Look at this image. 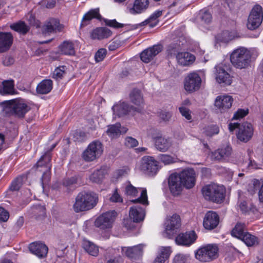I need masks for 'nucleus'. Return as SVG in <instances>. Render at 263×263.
I'll return each mask as SVG.
<instances>
[{
	"label": "nucleus",
	"mask_w": 263,
	"mask_h": 263,
	"mask_svg": "<svg viewBox=\"0 0 263 263\" xmlns=\"http://www.w3.org/2000/svg\"><path fill=\"white\" fill-rule=\"evenodd\" d=\"M98 202V196L93 192H81L76 198L73 205L74 211L79 213L89 210L94 208Z\"/></svg>",
	"instance_id": "obj_1"
},
{
	"label": "nucleus",
	"mask_w": 263,
	"mask_h": 263,
	"mask_svg": "<svg viewBox=\"0 0 263 263\" xmlns=\"http://www.w3.org/2000/svg\"><path fill=\"white\" fill-rule=\"evenodd\" d=\"M3 111L7 116H14L17 118H23L30 110V107L23 99H14L3 103Z\"/></svg>",
	"instance_id": "obj_2"
},
{
	"label": "nucleus",
	"mask_w": 263,
	"mask_h": 263,
	"mask_svg": "<svg viewBox=\"0 0 263 263\" xmlns=\"http://www.w3.org/2000/svg\"><path fill=\"white\" fill-rule=\"evenodd\" d=\"M250 52L244 47L234 50L230 55V61L236 68L243 69L247 68L251 62Z\"/></svg>",
	"instance_id": "obj_3"
},
{
	"label": "nucleus",
	"mask_w": 263,
	"mask_h": 263,
	"mask_svg": "<svg viewBox=\"0 0 263 263\" xmlns=\"http://www.w3.org/2000/svg\"><path fill=\"white\" fill-rule=\"evenodd\" d=\"M205 199L219 203L224 198L225 190L222 186L212 184L204 186L202 190Z\"/></svg>",
	"instance_id": "obj_4"
},
{
	"label": "nucleus",
	"mask_w": 263,
	"mask_h": 263,
	"mask_svg": "<svg viewBox=\"0 0 263 263\" xmlns=\"http://www.w3.org/2000/svg\"><path fill=\"white\" fill-rule=\"evenodd\" d=\"M236 128L238 129L237 137L240 141L247 142L251 139L253 135V128L251 124L244 122L242 124L230 123L229 124L230 132H233Z\"/></svg>",
	"instance_id": "obj_5"
},
{
	"label": "nucleus",
	"mask_w": 263,
	"mask_h": 263,
	"mask_svg": "<svg viewBox=\"0 0 263 263\" xmlns=\"http://www.w3.org/2000/svg\"><path fill=\"white\" fill-rule=\"evenodd\" d=\"M103 146L101 142L95 140L91 142L83 152L82 158L86 162L93 161L98 159L102 154Z\"/></svg>",
	"instance_id": "obj_6"
},
{
	"label": "nucleus",
	"mask_w": 263,
	"mask_h": 263,
	"mask_svg": "<svg viewBox=\"0 0 263 263\" xmlns=\"http://www.w3.org/2000/svg\"><path fill=\"white\" fill-rule=\"evenodd\" d=\"M218 248L216 245H208L197 250L195 257L200 261H210L218 256Z\"/></svg>",
	"instance_id": "obj_7"
},
{
	"label": "nucleus",
	"mask_w": 263,
	"mask_h": 263,
	"mask_svg": "<svg viewBox=\"0 0 263 263\" xmlns=\"http://www.w3.org/2000/svg\"><path fill=\"white\" fill-rule=\"evenodd\" d=\"M140 168L144 173L148 176L156 175L160 169L158 161L154 157L149 156L142 158Z\"/></svg>",
	"instance_id": "obj_8"
},
{
	"label": "nucleus",
	"mask_w": 263,
	"mask_h": 263,
	"mask_svg": "<svg viewBox=\"0 0 263 263\" xmlns=\"http://www.w3.org/2000/svg\"><path fill=\"white\" fill-rule=\"evenodd\" d=\"M144 210L139 206H134L130 208L129 212V220L124 222V226L127 229H132L135 227L134 223H139L142 221L145 217Z\"/></svg>",
	"instance_id": "obj_9"
},
{
	"label": "nucleus",
	"mask_w": 263,
	"mask_h": 263,
	"mask_svg": "<svg viewBox=\"0 0 263 263\" xmlns=\"http://www.w3.org/2000/svg\"><path fill=\"white\" fill-rule=\"evenodd\" d=\"M117 216V212L109 211L102 214L95 220V225L101 229H106L111 228L112 223Z\"/></svg>",
	"instance_id": "obj_10"
},
{
	"label": "nucleus",
	"mask_w": 263,
	"mask_h": 263,
	"mask_svg": "<svg viewBox=\"0 0 263 263\" xmlns=\"http://www.w3.org/2000/svg\"><path fill=\"white\" fill-rule=\"evenodd\" d=\"M165 228L163 233L164 237L171 238L176 232L181 225L180 216L177 214H173L165 222Z\"/></svg>",
	"instance_id": "obj_11"
},
{
	"label": "nucleus",
	"mask_w": 263,
	"mask_h": 263,
	"mask_svg": "<svg viewBox=\"0 0 263 263\" xmlns=\"http://www.w3.org/2000/svg\"><path fill=\"white\" fill-rule=\"evenodd\" d=\"M262 21V8L259 5H255L248 17L247 27L250 30L255 29L260 25Z\"/></svg>",
	"instance_id": "obj_12"
},
{
	"label": "nucleus",
	"mask_w": 263,
	"mask_h": 263,
	"mask_svg": "<svg viewBox=\"0 0 263 263\" xmlns=\"http://www.w3.org/2000/svg\"><path fill=\"white\" fill-rule=\"evenodd\" d=\"M201 79L196 73H190L184 80V86L186 91L193 92L198 90L201 86Z\"/></svg>",
	"instance_id": "obj_13"
},
{
	"label": "nucleus",
	"mask_w": 263,
	"mask_h": 263,
	"mask_svg": "<svg viewBox=\"0 0 263 263\" xmlns=\"http://www.w3.org/2000/svg\"><path fill=\"white\" fill-rule=\"evenodd\" d=\"M184 186L192 188L195 184V172L193 168H186L178 173Z\"/></svg>",
	"instance_id": "obj_14"
},
{
	"label": "nucleus",
	"mask_w": 263,
	"mask_h": 263,
	"mask_svg": "<svg viewBox=\"0 0 263 263\" xmlns=\"http://www.w3.org/2000/svg\"><path fill=\"white\" fill-rule=\"evenodd\" d=\"M168 186L171 192L174 195H178L182 190L184 185L178 173L171 174L168 178Z\"/></svg>",
	"instance_id": "obj_15"
},
{
	"label": "nucleus",
	"mask_w": 263,
	"mask_h": 263,
	"mask_svg": "<svg viewBox=\"0 0 263 263\" xmlns=\"http://www.w3.org/2000/svg\"><path fill=\"white\" fill-rule=\"evenodd\" d=\"M63 26L60 24L58 19L50 18L46 21L41 27V31L43 34H50L57 31H61Z\"/></svg>",
	"instance_id": "obj_16"
},
{
	"label": "nucleus",
	"mask_w": 263,
	"mask_h": 263,
	"mask_svg": "<svg viewBox=\"0 0 263 263\" xmlns=\"http://www.w3.org/2000/svg\"><path fill=\"white\" fill-rule=\"evenodd\" d=\"M232 149L230 145H225L212 152L211 157L213 160L224 161L232 155Z\"/></svg>",
	"instance_id": "obj_17"
},
{
	"label": "nucleus",
	"mask_w": 263,
	"mask_h": 263,
	"mask_svg": "<svg viewBox=\"0 0 263 263\" xmlns=\"http://www.w3.org/2000/svg\"><path fill=\"white\" fill-rule=\"evenodd\" d=\"M233 102V99L229 95L219 96L215 101V106L221 112H223L230 109Z\"/></svg>",
	"instance_id": "obj_18"
},
{
	"label": "nucleus",
	"mask_w": 263,
	"mask_h": 263,
	"mask_svg": "<svg viewBox=\"0 0 263 263\" xmlns=\"http://www.w3.org/2000/svg\"><path fill=\"white\" fill-rule=\"evenodd\" d=\"M216 80L222 86L230 85L232 82V77L220 66H216Z\"/></svg>",
	"instance_id": "obj_19"
},
{
	"label": "nucleus",
	"mask_w": 263,
	"mask_h": 263,
	"mask_svg": "<svg viewBox=\"0 0 263 263\" xmlns=\"http://www.w3.org/2000/svg\"><path fill=\"white\" fill-rule=\"evenodd\" d=\"M197 238V236L194 231H190L185 233L179 234L175 239V241L178 245L190 246L193 243Z\"/></svg>",
	"instance_id": "obj_20"
},
{
	"label": "nucleus",
	"mask_w": 263,
	"mask_h": 263,
	"mask_svg": "<svg viewBox=\"0 0 263 263\" xmlns=\"http://www.w3.org/2000/svg\"><path fill=\"white\" fill-rule=\"evenodd\" d=\"M162 50L161 45H156L143 51L140 54L141 60L144 63H148Z\"/></svg>",
	"instance_id": "obj_21"
},
{
	"label": "nucleus",
	"mask_w": 263,
	"mask_h": 263,
	"mask_svg": "<svg viewBox=\"0 0 263 263\" xmlns=\"http://www.w3.org/2000/svg\"><path fill=\"white\" fill-rule=\"evenodd\" d=\"M219 222L218 214L213 211H209L204 216L203 225L205 229L211 230L215 229Z\"/></svg>",
	"instance_id": "obj_22"
},
{
	"label": "nucleus",
	"mask_w": 263,
	"mask_h": 263,
	"mask_svg": "<svg viewBox=\"0 0 263 263\" xmlns=\"http://www.w3.org/2000/svg\"><path fill=\"white\" fill-rule=\"evenodd\" d=\"M29 251L39 258H44L46 256L48 248L44 244L40 242H34L29 246Z\"/></svg>",
	"instance_id": "obj_23"
},
{
	"label": "nucleus",
	"mask_w": 263,
	"mask_h": 263,
	"mask_svg": "<svg viewBox=\"0 0 263 263\" xmlns=\"http://www.w3.org/2000/svg\"><path fill=\"white\" fill-rule=\"evenodd\" d=\"M112 109L114 114L119 117L127 115L131 112H136L133 106H130L125 102H120L115 105Z\"/></svg>",
	"instance_id": "obj_24"
},
{
	"label": "nucleus",
	"mask_w": 263,
	"mask_h": 263,
	"mask_svg": "<svg viewBox=\"0 0 263 263\" xmlns=\"http://www.w3.org/2000/svg\"><path fill=\"white\" fill-rule=\"evenodd\" d=\"M13 41V37L10 32H0V53L8 50Z\"/></svg>",
	"instance_id": "obj_25"
},
{
	"label": "nucleus",
	"mask_w": 263,
	"mask_h": 263,
	"mask_svg": "<svg viewBox=\"0 0 263 263\" xmlns=\"http://www.w3.org/2000/svg\"><path fill=\"white\" fill-rule=\"evenodd\" d=\"M143 245L142 244L132 247H123L122 251L128 258L136 259L142 255Z\"/></svg>",
	"instance_id": "obj_26"
},
{
	"label": "nucleus",
	"mask_w": 263,
	"mask_h": 263,
	"mask_svg": "<svg viewBox=\"0 0 263 263\" xmlns=\"http://www.w3.org/2000/svg\"><path fill=\"white\" fill-rule=\"evenodd\" d=\"M129 98L131 102L137 107H134L135 111L140 112L143 110V98L141 91L137 89H133L130 93Z\"/></svg>",
	"instance_id": "obj_27"
},
{
	"label": "nucleus",
	"mask_w": 263,
	"mask_h": 263,
	"mask_svg": "<svg viewBox=\"0 0 263 263\" xmlns=\"http://www.w3.org/2000/svg\"><path fill=\"white\" fill-rule=\"evenodd\" d=\"M176 59L179 65L186 66L192 64L195 60V57L190 52H181L176 54Z\"/></svg>",
	"instance_id": "obj_28"
},
{
	"label": "nucleus",
	"mask_w": 263,
	"mask_h": 263,
	"mask_svg": "<svg viewBox=\"0 0 263 263\" xmlns=\"http://www.w3.org/2000/svg\"><path fill=\"white\" fill-rule=\"evenodd\" d=\"M127 130L128 129L126 127H121L120 123H117L108 126L106 134L111 139H114L118 137L122 134L126 133Z\"/></svg>",
	"instance_id": "obj_29"
},
{
	"label": "nucleus",
	"mask_w": 263,
	"mask_h": 263,
	"mask_svg": "<svg viewBox=\"0 0 263 263\" xmlns=\"http://www.w3.org/2000/svg\"><path fill=\"white\" fill-rule=\"evenodd\" d=\"M112 35L111 31L106 27H98L92 30L91 37L93 40H101L107 39Z\"/></svg>",
	"instance_id": "obj_30"
},
{
	"label": "nucleus",
	"mask_w": 263,
	"mask_h": 263,
	"mask_svg": "<svg viewBox=\"0 0 263 263\" xmlns=\"http://www.w3.org/2000/svg\"><path fill=\"white\" fill-rule=\"evenodd\" d=\"M155 147L160 152H166L172 145V142L169 139H166L161 136L154 138Z\"/></svg>",
	"instance_id": "obj_31"
},
{
	"label": "nucleus",
	"mask_w": 263,
	"mask_h": 263,
	"mask_svg": "<svg viewBox=\"0 0 263 263\" xmlns=\"http://www.w3.org/2000/svg\"><path fill=\"white\" fill-rule=\"evenodd\" d=\"M107 174V170L106 167L105 166H102L99 169L94 171V172L90 175L89 179L93 183L100 184L102 182Z\"/></svg>",
	"instance_id": "obj_32"
},
{
	"label": "nucleus",
	"mask_w": 263,
	"mask_h": 263,
	"mask_svg": "<svg viewBox=\"0 0 263 263\" xmlns=\"http://www.w3.org/2000/svg\"><path fill=\"white\" fill-rule=\"evenodd\" d=\"M148 0H135L133 7L129 10V12L133 14L141 13L148 8Z\"/></svg>",
	"instance_id": "obj_33"
},
{
	"label": "nucleus",
	"mask_w": 263,
	"mask_h": 263,
	"mask_svg": "<svg viewBox=\"0 0 263 263\" xmlns=\"http://www.w3.org/2000/svg\"><path fill=\"white\" fill-rule=\"evenodd\" d=\"M59 49L61 54L68 55H73L75 54V49L73 43L71 41H66L63 42L59 47Z\"/></svg>",
	"instance_id": "obj_34"
},
{
	"label": "nucleus",
	"mask_w": 263,
	"mask_h": 263,
	"mask_svg": "<svg viewBox=\"0 0 263 263\" xmlns=\"http://www.w3.org/2000/svg\"><path fill=\"white\" fill-rule=\"evenodd\" d=\"M14 83L13 80H5L0 84V93L2 95L14 94Z\"/></svg>",
	"instance_id": "obj_35"
},
{
	"label": "nucleus",
	"mask_w": 263,
	"mask_h": 263,
	"mask_svg": "<svg viewBox=\"0 0 263 263\" xmlns=\"http://www.w3.org/2000/svg\"><path fill=\"white\" fill-rule=\"evenodd\" d=\"M52 88V81L51 80L46 79L43 80L37 86L36 91L40 94H46L49 93Z\"/></svg>",
	"instance_id": "obj_36"
},
{
	"label": "nucleus",
	"mask_w": 263,
	"mask_h": 263,
	"mask_svg": "<svg viewBox=\"0 0 263 263\" xmlns=\"http://www.w3.org/2000/svg\"><path fill=\"white\" fill-rule=\"evenodd\" d=\"M170 247H161L156 258L154 260L153 263H164L168 258L171 254Z\"/></svg>",
	"instance_id": "obj_37"
},
{
	"label": "nucleus",
	"mask_w": 263,
	"mask_h": 263,
	"mask_svg": "<svg viewBox=\"0 0 263 263\" xmlns=\"http://www.w3.org/2000/svg\"><path fill=\"white\" fill-rule=\"evenodd\" d=\"M10 27L11 29L23 35L27 34L30 30L29 26L21 21L11 24Z\"/></svg>",
	"instance_id": "obj_38"
},
{
	"label": "nucleus",
	"mask_w": 263,
	"mask_h": 263,
	"mask_svg": "<svg viewBox=\"0 0 263 263\" xmlns=\"http://www.w3.org/2000/svg\"><path fill=\"white\" fill-rule=\"evenodd\" d=\"M101 17V15L99 13V9L98 8L91 9L83 16L81 27L86 25L87 24L85 23L86 21H90L93 18L100 20Z\"/></svg>",
	"instance_id": "obj_39"
},
{
	"label": "nucleus",
	"mask_w": 263,
	"mask_h": 263,
	"mask_svg": "<svg viewBox=\"0 0 263 263\" xmlns=\"http://www.w3.org/2000/svg\"><path fill=\"white\" fill-rule=\"evenodd\" d=\"M246 225L245 223L238 222L231 232L233 236L240 239L246 233Z\"/></svg>",
	"instance_id": "obj_40"
},
{
	"label": "nucleus",
	"mask_w": 263,
	"mask_h": 263,
	"mask_svg": "<svg viewBox=\"0 0 263 263\" xmlns=\"http://www.w3.org/2000/svg\"><path fill=\"white\" fill-rule=\"evenodd\" d=\"M51 159V155L50 152L46 153L43 155L40 160L36 163L37 167H43L45 166L46 170H50L51 165L50 164V162Z\"/></svg>",
	"instance_id": "obj_41"
},
{
	"label": "nucleus",
	"mask_w": 263,
	"mask_h": 263,
	"mask_svg": "<svg viewBox=\"0 0 263 263\" xmlns=\"http://www.w3.org/2000/svg\"><path fill=\"white\" fill-rule=\"evenodd\" d=\"M83 247L90 255L96 256L99 253L98 247L89 241H85L83 244Z\"/></svg>",
	"instance_id": "obj_42"
},
{
	"label": "nucleus",
	"mask_w": 263,
	"mask_h": 263,
	"mask_svg": "<svg viewBox=\"0 0 263 263\" xmlns=\"http://www.w3.org/2000/svg\"><path fill=\"white\" fill-rule=\"evenodd\" d=\"M162 11H157L152 14L150 17L144 21L142 23L139 24L140 26H144L149 24L151 27H155L158 23V20H157L159 17L161 16Z\"/></svg>",
	"instance_id": "obj_43"
},
{
	"label": "nucleus",
	"mask_w": 263,
	"mask_h": 263,
	"mask_svg": "<svg viewBox=\"0 0 263 263\" xmlns=\"http://www.w3.org/2000/svg\"><path fill=\"white\" fill-rule=\"evenodd\" d=\"M239 239L242 240L249 247L258 244V238L247 232Z\"/></svg>",
	"instance_id": "obj_44"
},
{
	"label": "nucleus",
	"mask_w": 263,
	"mask_h": 263,
	"mask_svg": "<svg viewBox=\"0 0 263 263\" xmlns=\"http://www.w3.org/2000/svg\"><path fill=\"white\" fill-rule=\"evenodd\" d=\"M29 213L36 218L44 217L45 215V209L43 206L40 205H33L30 210Z\"/></svg>",
	"instance_id": "obj_45"
},
{
	"label": "nucleus",
	"mask_w": 263,
	"mask_h": 263,
	"mask_svg": "<svg viewBox=\"0 0 263 263\" xmlns=\"http://www.w3.org/2000/svg\"><path fill=\"white\" fill-rule=\"evenodd\" d=\"M235 36V32L225 30L218 35L217 40L220 42L227 43L234 39Z\"/></svg>",
	"instance_id": "obj_46"
},
{
	"label": "nucleus",
	"mask_w": 263,
	"mask_h": 263,
	"mask_svg": "<svg viewBox=\"0 0 263 263\" xmlns=\"http://www.w3.org/2000/svg\"><path fill=\"white\" fill-rule=\"evenodd\" d=\"M23 181V178L22 176H19L14 179L11 182L9 190L12 191H17L21 188Z\"/></svg>",
	"instance_id": "obj_47"
},
{
	"label": "nucleus",
	"mask_w": 263,
	"mask_h": 263,
	"mask_svg": "<svg viewBox=\"0 0 263 263\" xmlns=\"http://www.w3.org/2000/svg\"><path fill=\"white\" fill-rule=\"evenodd\" d=\"M181 50L180 44L177 43H173L170 44L167 48V53L169 56L175 55L179 52V51Z\"/></svg>",
	"instance_id": "obj_48"
},
{
	"label": "nucleus",
	"mask_w": 263,
	"mask_h": 263,
	"mask_svg": "<svg viewBox=\"0 0 263 263\" xmlns=\"http://www.w3.org/2000/svg\"><path fill=\"white\" fill-rule=\"evenodd\" d=\"M159 159L165 165H169L176 162L175 158L166 154H160L159 156Z\"/></svg>",
	"instance_id": "obj_49"
},
{
	"label": "nucleus",
	"mask_w": 263,
	"mask_h": 263,
	"mask_svg": "<svg viewBox=\"0 0 263 263\" xmlns=\"http://www.w3.org/2000/svg\"><path fill=\"white\" fill-rule=\"evenodd\" d=\"M133 202H138L144 205H147L148 201L147 200V193L146 189H143L140 197L135 200H133Z\"/></svg>",
	"instance_id": "obj_50"
},
{
	"label": "nucleus",
	"mask_w": 263,
	"mask_h": 263,
	"mask_svg": "<svg viewBox=\"0 0 263 263\" xmlns=\"http://www.w3.org/2000/svg\"><path fill=\"white\" fill-rule=\"evenodd\" d=\"M219 128L216 125H212L208 126L205 130V134L207 136L212 137L214 135L218 134Z\"/></svg>",
	"instance_id": "obj_51"
},
{
	"label": "nucleus",
	"mask_w": 263,
	"mask_h": 263,
	"mask_svg": "<svg viewBox=\"0 0 263 263\" xmlns=\"http://www.w3.org/2000/svg\"><path fill=\"white\" fill-rule=\"evenodd\" d=\"M107 51L104 48L99 49L95 54V60L97 62L102 61L105 57Z\"/></svg>",
	"instance_id": "obj_52"
},
{
	"label": "nucleus",
	"mask_w": 263,
	"mask_h": 263,
	"mask_svg": "<svg viewBox=\"0 0 263 263\" xmlns=\"http://www.w3.org/2000/svg\"><path fill=\"white\" fill-rule=\"evenodd\" d=\"M160 119L164 122L168 121L172 117L171 112L165 110H161L158 112Z\"/></svg>",
	"instance_id": "obj_53"
},
{
	"label": "nucleus",
	"mask_w": 263,
	"mask_h": 263,
	"mask_svg": "<svg viewBox=\"0 0 263 263\" xmlns=\"http://www.w3.org/2000/svg\"><path fill=\"white\" fill-rule=\"evenodd\" d=\"M179 110L181 115L186 120H191L192 119L191 112L189 109L184 106H181L179 108Z\"/></svg>",
	"instance_id": "obj_54"
},
{
	"label": "nucleus",
	"mask_w": 263,
	"mask_h": 263,
	"mask_svg": "<svg viewBox=\"0 0 263 263\" xmlns=\"http://www.w3.org/2000/svg\"><path fill=\"white\" fill-rule=\"evenodd\" d=\"M138 144V141L132 137H127L125 139V145L127 147H134L137 146Z\"/></svg>",
	"instance_id": "obj_55"
},
{
	"label": "nucleus",
	"mask_w": 263,
	"mask_h": 263,
	"mask_svg": "<svg viewBox=\"0 0 263 263\" xmlns=\"http://www.w3.org/2000/svg\"><path fill=\"white\" fill-rule=\"evenodd\" d=\"M105 23L106 25L115 28H122L124 26L123 24H121L117 22L116 20H106L105 21Z\"/></svg>",
	"instance_id": "obj_56"
},
{
	"label": "nucleus",
	"mask_w": 263,
	"mask_h": 263,
	"mask_svg": "<svg viewBox=\"0 0 263 263\" xmlns=\"http://www.w3.org/2000/svg\"><path fill=\"white\" fill-rule=\"evenodd\" d=\"M125 193L127 195L135 196L137 195L138 191L137 188L132 184H129L125 188Z\"/></svg>",
	"instance_id": "obj_57"
},
{
	"label": "nucleus",
	"mask_w": 263,
	"mask_h": 263,
	"mask_svg": "<svg viewBox=\"0 0 263 263\" xmlns=\"http://www.w3.org/2000/svg\"><path fill=\"white\" fill-rule=\"evenodd\" d=\"M248 114V110H245L242 109H239L234 115L233 119H239L242 118Z\"/></svg>",
	"instance_id": "obj_58"
},
{
	"label": "nucleus",
	"mask_w": 263,
	"mask_h": 263,
	"mask_svg": "<svg viewBox=\"0 0 263 263\" xmlns=\"http://www.w3.org/2000/svg\"><path fill=\"white\" fill-rule=\"evenodd\" d=\"M9 217V214L4 208L0 207V222H6Z\"/></svg>",
	"instance_id": "obj_59"
},
{
	"label": "nucleus",
	"mask_w": 263,
	"mask_h": 263,
	"mask_svg": "<svg viewBox=\"0 0 263 263\" xmlns=\"http://www.w3.org/2000/svg\"><path fill=\"white\" fill-rule=\"evenodd\" d=\"M186 255L179 254L175 256L173 263H186Z\"/></svg>",
	"instance_id": "obj_60"
},
{
	"label": "nucleus",
	"mask_w": 263,
	"mask_h": 263,
	"mask_svg": "<svg viewBox=\"0 0 263 263\" xmlns=\"http://www.w3.org/2000/svg\"><path fill=\"white\" fill-rule=\"evenodd\" d=\"M212 15L208 11H204L201 15V19L205 23L208 24L212 21Z\"/></svg>",
	"instance_id": "obj_61"
},
{
	"label": "nucleus",
	"mask_w": 263,
	"mask_h": 263,
	"mask_svg": "<svg viewBox=\"0 0 263 263\" xmlns=\"http://www.w3.org/2000/svg\"><path fill=\"white\" fill-rule=\"evenodd\" d=\"M110 200L114 202H122L123 199L120 195L118 194L117 190H116L111 197L110 198Z\"/></svg>",
	"instance_id": "obj_62"
},
{
	"label": "nucleus",
	"mask_w": 263,
	"mask_h": 263,
	"mask_svg": "<svg viewBox=\"0 0 263 263\" xmlns=\"http://www.w3.org/2000/svg\"><path fill=\"white\" fill-rule=\"evenodd\" d=\"M64 67H62L61 68H57L55 69L53 72V78L55 79L61 78L63 77V74L64 73Z\"/></svg>",
	"instance_id": "obj_63"
},
{
	"label": "nucleus",
	"mask_w": 263,
	"mask_h": 263,
	"mask_svg": "<svg viewBox=\"0 0 263 263\" xmlns=\"http://www.w3.org/2000/svg\"><path fill=\"white\" fill-rule=\"evenodd\" d=\"M50 170H46L45 171L42 175V184H43L44 183H46L49 182L50 179Z\"/></svg>",
	"instance_id": "obj_64"
}]
</instances>
